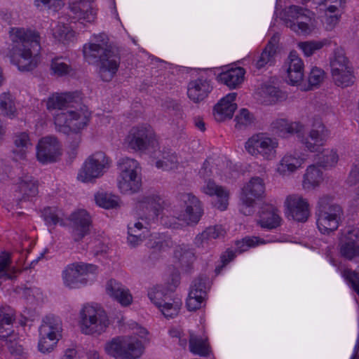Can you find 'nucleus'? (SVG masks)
Here are the masks:
<instances>
[{"label":"nucleus","instance_id":"61","mask_svg":"<svg viewBox=\"0 0 359 359\" xmlns=\"http://www.w3.org/2000/svg\"><path fill=\"white\" fill-rule=\"evenodd\" d=\"M161 107L168 111H173L175 114H181V106L175 100L167 98L162 102Z\"/></svg>","mask_w":359,"mask_h":359},{"label":"nucleus","instance_id":"33","mask_svg":"<svg viewBox=\"0 0 359 359\" xmlns=\"http://www.w3.org/2000/svg\"><path fill=\"white\" fill-rule=\"evenodd\" d=\"M17 109L13 95L9 93H3L0 95V114L13 118L17 116Z\"/></svg>","mask_w":359,"mask_h":359},{"label":"nucleus","instance_id":"30","mask_svg":"<svg viewBox=\"0 0 359 359\" xmlns=\"http://www.w3.org/2000/svg\"><path fill=\"white\" fill-rule=\"evenodd\" d=\"M161 308H158L163 315L167 318H173L179 313L182 302L178 297H172L171 293L168 292L162 301Z\"/></svg>","mask_w":359,"mask_h":359},{"label":"nucleus","instance_id":"21","mask_svg":"<svg viewBox=\"0 0 359 359\" xmlns=\"http://www.w3.org/2000/svg\"><path fill=\"white\" fill-rule=\"evenodd\" d=\"M236 97V93H231L222 98L214 107L213 114L217 121L222 122L226 118H231L237 104L233 102Z\"/></svg>","mask_w":359,"mask_h":359},{"label":"nucleus","instance_id":"47","mask_svg":"<svg viewBox=\"0 0 359 359\" xmlns=\"http://www.w3.org/2000/svg\"><path fill=\"white\" fill-rule=\"evenodd\" d=\"M50 69L54 74L62 76L69 74L72 70V67L70 65L63 62L62 58L57 57L52 60Z\"/></svg>","mask_w":359,"mask_h":359},{"label":"nucleus","instance_id":"39","mask_svg":"<svg viewBox=\"0 0 359 359\" xmlns=\"http://www.w3.org/2000/svg\"><path fill=\"white\" fill-rule=\"evenodd\" d=\"M219 77L224 84L230 88H236L243 80V69L224 72Z\"/></svg>","mask_w":359,"mask_h":359},{"label":"nucleus","instance_id":"24","mask_svg":"<svg viewBox=\"0 0 359 359\" xmlns=\"http://www.w3.org/2000/svg\"><path fill=\"white\" fill-rule=\"evenodd\" d=\"M106 290L109 295L122 306H128L132 302L133 297L129 290L114 279H111L107 282Z\"/></svg>","mask_w":359,"mask_h":359},{"label":"nucleus","instance_id":"42","mask_svg":"<svg viewBox=\"0 0 359 359\" xmlns=\"http://www.w3.org/2000/svg\"><path fill=\"white\" fill-rule=\"evenodd\" d=\"M90 1V0H74L71 9L75 14H78L80 18L91 22L94 20L95 13L92 9L88 10L86 5Z\"/></svg>","mask_w":359,"mask_h":359},{"label":"nucleus","instance_id":"32","mask_svg":"<svg viewBox=\"0 0 359 359\" xmlns=\"http://www.w3.org/2000/svg\"><path fill=\"white\" fill-rule=\"evenodd\" d=\"M175 255L178 258L182 269L185 272H190L196 259L194 251L186 246L182 245L175 251Z\"/></svg>","mask_w":359,"mask_h":359},{"label":"nucleus","instance_id":"49","mask_svg":"<svg viewBox=\"0 0 359 359\" xmlns=\"http://www.w3.org/2000/svg\"><path fill=\"white\" fill-rule=\"evenodd\" d=\"M41 217L48 226H55L60 222L57 210L54 207H46L41 211Z\"/></svg>","mask_w":359,"mask_h":359},{"label":"nucleus","instance_id":"58","mask_svg":"<svg viewBox=\"0 0 359 359\" xmlns=\"http://www.w3.org/2000/svg\"><path fill=\"white\" fill-rule=\"evenodd\" d=\"M290 65L287 72L303 71V62L295 51H292L289 55Z\"/></svg>","mask_w":359,"mask_h":359},{"label":"nucleus","instance_id":"41","mask_svg":"<svg viewBox=\"0 0 359 359\" xmlns=\"http://www.w3.org/2000/svg\"><path fill=\"white\" fill-rule=\"evenodd\" d=\"M332 76L334 83L341 88L348 87L354 83L353 68L332 72Z\"/></svg>","mask_w":359,"mask_h":359},{"label":"nucleus","instance_id":"10","mask_svg":"<svg viewBox=\"0 0 359 359\" xmlns=\"http://www.w3.org/2000/svg\"><path fill=\"white\" fill-rule=\"evenodd\" d=\"M164 200L157 194H149L137 198L136 209L147 220H154L163 212Z\"/></svg>","mask_w":359,"mask_h":359},{"label":"nucleus","instance_id":"44","mask_svg":"<svg viewBox=\"0 0 359 359\" xmlns=\"http://www.w3.org/2000/svg\"><path fill=\"white\" fill-rule=\"evenodd\" d=\"M168 292L167 288L161 285H156L148 291V297L151 302L158 308H161L162 301Z\"/></svg>","mask_w":359,"mask_h":359},{"label":"nucleus","instance_id":"57","mask_svg":"<svg viewBox=\"0 0 359 359\" xmlns=\"http://www.w3.org/2000/svg\"><path fill=\"white\" fill-rule=\"evenodd\" d=\"M325 72L316 67H313L309 73L308 81L311 86L318 85L324 79Z\"/></svg>","mask_w":359,"mask_h":359},{"label":"nucleus","instance_id":"43","mask_svg":"<svg viewBox=\"0 0 359 359\" xmlns=\"http://www.w3.org/2000/svg\"><path fill=\"white\" fill-rule=\"evenodd\" d=\"M14 144L19 149V155L21 158L25 156V151L32 147L29 135L25 133H20L14 136Z\"/></svg>","mask_w":359,"mask_h":359},{"label":"nucleus","instance_id":"46","mask_svg":"<svg viewBox=\"0 0 359 359\" xmlns=\"http://www.w3.org/2000/svg\"><path fill=\"white\" fill-rule=\"evenodd\" d=\"M262 93L271 98V102H280L286 99V94L278 88L271 85H264L262 88Z\"/></svg>","mask_w":359,"mask_h":359},{"label":"nucleus","instance_id":"25","mask_svg":"<svg viewBox=\"0 0 359 359\" xmlns=\"http://www.w3.org/2000/svg\"><path fill=\"white\" fill-rule=\"evenodd\" d=\"M211 90L212 87L210 86L209 81L198 79L189 82L187 95L194 102H199L208 96Z\"/></svg>","mask_w":359,"mask_h":359},{"label":"nucleus","instance_id":"12","mask_svg":"<svg viewBox=\"0 0 359 359\" xmlns=\"http://www.w3.org/2000/svg\"><path fill=\"white\" fill-rule=\"evenodd\" d=\"M309 10L298 6H290L287 14L288 18L283 19L285 25L299 34H308L311 29L309 23L311 21Z\"/></svg>","mask_w":359,"mask_h":359},{"label":"nucleus","instance_id":"7","mask_svg":"<svg viewBox=\"0 0 359 359\" xmlns=\"http://www.w3.org/2000/svg\"><path fill=\"white\" fill-rule=\"evenodd\" d=\"M109 324L107 313L101 307L86 304L80 311L79 326L85 334H100Z\"/></svg>","mask_w":359,"mask_h":359},{"label":"nucleus","instance_id":"52","mask_svg":"<svg viewBox=\"0 0 359 359\" xmlns=\"http://www.w3.org/2000/svg\"><path fill=\"white\" fill-rule=\"evenodd\" d=\"M259 240L257 237H245L241 241H236L235 244L236 246V252L239 253L247 251L250 248L257 245Z\"/></svg>","mask_w":359,"mask_h":359},{"label":"nucleus","instance_id":"17","mask_svg":"<svg viewBox=\"0 0 359 359\" xmlns=\"http://www.w3.org/2000/svg\"><path fill=\"white\" fill-rule=\"evenodd\" d=\"M69 219L72 229V235L74 241H80L90 233L91 219L86 210H80L72 213Z\"/></svg>","mask_w":359,"mask_h":359},{"label":"nucleus","instance_id":"19","mask_svg":"<svg viewBox=\"0 0 359 359\" xmlns=\"http://www.w3.org/2000/svg\"><path fill=\"white\" fill-rule=\"evenodd\" d=\"M180 198L185 205V210L182 215L183 219L188 224H197L203 214L201 201L191 193L182 194Z\"/></svg>","mask_w":359,"mask_h":359},{"label":"nucleus","instance_id":"64","mask_svg":"<svg viewBox=\"0 0 359 359\" xmlns=\"http://www.w3.org/2000/svg\"><path fill=\"white\" fill-rule=\"evenodd\" d=\"M280 41V34L275 33L269 41L265 49H268L269 51L276 55V51L278 48Z\"/></svg>","mask_w":359,"mask_h":359},{"label":"nucleus","instance_id":"28","mask_svg":"<svg viewBox=\"0 0 359 359\" xmlns=\"http://www.w3.org/2000/svg\"><path fill=\"white\" fill-rule=\"evenodd\" d=\"M224 233L225 231L222 226L207 227L201 233L196 236L194 244L198 248H208L212 240L224 236Z\"/></svg>","mask_w":359,"mask_h":359},{"label":"nucleus","instance_id":"23","mask_svg":"<svg viewBox=\"0 0 359 359\" xmlns=\"http://www.w3.org/2000/svg\"><path fill=\"white\" fill-rule=\"evenodd\" d=\"M39 336L43 337H54L62 338V321L60 318L54 315L46 316L39 327Z\"/></svg>","mask_w":359,"mask_h":359},{"label":"nucleus","instance_id":"27","mask_svg":"<svg viewBox=\"0 0 359 359\" xmlns=\"http://www.w3.org/2000/svg\"><path fill=\"white\" fill-rule=\"evenodd\" d=\"M80 100L79 93L78 92L67 93L63 95H53L48 97L46 106L47 109H62L65 107H73L72 102H77Z\"/></svg>","mask_w":359,"mask_h":359},{"label":"nucleus","instance_id":"40","mask_svg":"<svg viewBox=\"0 0 359 359\" xmlns=\"http://www.w3.org/2000/svg\"><path fill=\"white\" fill-rule=\"evenodd\" d=\"M97 205L105 209H114L119 206V198L106 192H98L95 195Z\"/></svg>","mask_w":359,"mask_h":359},{"label":"nucleus","instance_id":"60","mask_svg":"<svg viewBox=\"0 0 359 359\" xmlns=\"http://www.w3.org/2000/svg\"><path fill=\"white\" fill-rule=\"evenodd\" d=\"M241 200L242 205L240 208V212L245 215H251L254 212L253 207L255 201L243 196H241Z\"/></svg>","mask_w":359,"mask_h":359},{"label":"nucleus","instance_id":"54","mask_svg":"<svg viewBox=\"0 0 359 359\" xmlns=\"http://www.w3.org/2000/svg\"><path fill=\"white\" fill-rule=\"evenodd\" d=\"M342 276L351 285L353 289L359 295V273L351 269H344L341 272Z\"/></svg>","mask_w":359,"mask_h":359},{"label":"nucleus","instance_id":"4","mask_svg":"<svg viewBox=\"0 0 359 359\" xmlns=\"http://www.w3.org/2000/svg\"><path fill=\"white\" fill-rule=\"evenodd\" d=\"M344 212L342 208L333 203L332 198L324 196L319 198L317 205V226L323 234H329L337 229Z\"/></svg>","mask_w":359,"mask_h":359},{"label":"nucleus","instance_id":"11","mask_svg":"<svg viewBox=\"0 0 359 359\" xmlns=\"http://www.w3.org/2000/svg\"><path fill=\"white\" fill-rule=\"evenodd\" d=\"M90 113L79 112L77 111L67 110L56 116L55 120L60 125V131L67 135L76 130L85 128L89 121Z\"/></svg>","mask_w":359,"mask_h":359},{"label":"nucleus","instance_id":"26","mask_svg":"<svg viewBox=\"0 0 359 359\" xmlns=\"http://www.w3.org/2000/svg\"><path fill=\"white\" fill-rule=\"evenodd\" d=\"M278 210L271 205H264L259 211V220L258 223L262 228L272 229L280 224V217Z\"/></svg>","mask_w":359,"mask_h":359},{"label":"nucleus","instance_id":"36","mask_svg":"<svg viewBox=\"0 0 359 359\" xmlns=\"http://www.w3.org/2000/svg\"><path fill=\"white\" fill-rule=\"evenodd\" d=\"M147 245L150 249L149 259L152 263H155L160 259L162 257V252L170 248L168 243L161 239H149L147 243Z\"/></svg>","mask_w":359,"mask_h":359},{"label":"nucleus","instance_id":"9","mask_svg":"<svg viewBox=\"0 0 359 359\" xmlns=\"http://www.w3.org/2000/svg\"><path fill=\"white\" fill-rule=\"evenodd\" d=\"M97 270V266L83 262H75L67 265L62 272L65 285L72 289L79 288L88 283L86 276Z\"/></svg>","mask_w":359,"mask_h":359},{"label":"nucleus","instance_id":"51","mask_svg":"<svg viewBox=\"0 0 359 359\" xmlns=\"http://www.w3.org/2000/svg\"><path fill=\"white\" fill-rule=\"evenodd\" d=\"M205 297L198 294L197 292H189L186 305L189 311H194L199 309Z\"/></svg>","mask_w":359,"mask_h":359},{"label":"nucleus","instance_id":"37","mask_svg":"<svg viewBox=\"0 0 359 359\" xmlns=\"http://www.w3.org/2000/svg\"><path fill=\"white\" fill-rule=\"evenodd\" d=\"M331 72L351 69L348 58L345 55L344 50L341 48H337L334 51V55L330 59Z\"/></svg>","mask_w":359,"mask_h":359},{"label":"nucleus","instance_id":"35","mask_svg":"<svg viewBox=\"0 0 359 359\" xmlns=\"http://www.w3.org/2000/svg\"><path fill=\"white\" fill-rule=\"evenodd\" d=\"M189 349L196 355L206 357L209 355L210 347L206 343V339L190 332Z\"/></svg>","mask_w":359,"mask_h":359},{"label":"nucleus","instance_id":"14","mask_svg":"<svg viewBox=\"0 0 359 359\" xmlns=\"http://www.w3.org/2000/svg\"><path fill=\"white\" fill-rule=\"evenodd\" d=\"M278 142L275 140L258 135L250 138L245 143V149L252 155L261 154L266 158L274 156Z\"/></svg>","mask_w":359,"mask_h":359},{"label":"nucleus","instance_id":"55","mask_svg":"<svg viewBox=\"0 0 359 359\" xmlns=\"http://www.w3.org/2000/svg\"><path fill=\"white\" fill-rule=\"evenodd\" d=\"M300 166L301 163L298 159L291 156H285L281 161L280 167L278 168V170L284 172L287 169L290 172H292Z\"/></svg>","mask_w":359,"mask_h":359},{"label":"nucleus","instance_id":"48","mask_svg":"<svg viewBox=\"0 0 359 359\" xmlns=\"http://www.w3.org/2000/svg\"><path fill=\"white\" fill-rule=\"evenodd\" d=\"M255 120L254 116L247 109H241L238 115L236 116V128L242 129L253 123Z\"/></svg>","mask_w":359,"mask_h":359},{"label":"nucleus","instance_id":"22","mask_svg":"<svg viewBox=\"0 0 359 359\" xmlns=\"http://www.w3.org/2000/svg\"><path fill=\"white\" fill-rule=\"evenodd\" d=\"M202 190L208 195L215 196L212 203L216 208L222 211L227 208L229 193L224 187L217 185L214 181L209 180Z\"/></svg>","mask_w":359,"mask_h":359},{"label":"nucleus","instance_id":"62","mask_svg":"<svg viewBox=\"0 0 359 359\" xmlns=\"http://www.w3.org/2000/svg\"><path fill=\"white\" fill-rule=\"evenodd\" d=\"M236 257V253L233 250L228 249L224 253H223L221 257V262L222 265L218 266L215 269V273L217 274L219 273L222 269L227 265L230 262H231Z\"/></svg>","mask_w":359,"mask_h":359},{"label":"nucleus","instance_id":"59","mask_svg":"<svg viewBox=\"0 0 359 359\" xmlns=\"http://www.w3.org/2000/svg\"><path fill=\"white\" fill-rule=\"evenodd\" d=\"M34 2L37 7L42 5L44 7H46L48 9H53L55 11L61 9L64 6L63 0H35Z\"/></svg>","mask_w":359,"mask_h":359},{"label":"nucleus","instance_id":"56","mask_svg":"<svg viewBox=\"0 0 359 359\" xmlns=\"http://www.w3.org/2000/svg\"><path fill=\"white\" fill-rule=\"evenodd\" d=\"M275 54L271 53L268 50V49H264L259 59L256 62V67L257 69H261L264 67L266 65L269 64L271 65L273 62Z\"/></svg>","mask_w":359,"mask_h":359},{"label":"nucleus","instance_id":"6","mask_svg":"<svg viewBox=\"0 0 359 359\" xmlns=\"http://www.w3.org/2000/svg\"><path fill=\"white\" fill-rule=\"evenodd\" d=\"M120 173L118 188L123 194L137 192L142 186L141 168L138 162L128 157L121 158L117 163Z\"/></svg>","mask_w":359,"mask_h":359},{"label":"nucleus","instance_id":"5","mask_svg":"<svg viewBox=\"0 0 359 359\" xmlns=\"http://www.w3.org/2000/svg\"><path fill=\"white\" fill-rule=\"evenodd\" d=\"M105 351L116 359H137L142 355L144 346L135 337L121 336L107 342Z\"/></svg>","mask_w":359,"mask_h":359},{"label":"nucleus","instance_id":"2","mask_svg":"<svg viewBox=\"0 0 359 359\" xmlns=\"http://www.w3.org/2000/svg\"><path fill=\"white\" fill-rule=\"evenodd\" d=\"M83 55L89 63L100 62L99 74L104 81H110L116 74L121 61L117 48L112 46H103L95 43L86 44Z\"/></svg>","mask_w":359,"mask_h":359},{"label":"nucleus","instance_id":"45","mask_svg":"<svg viewBox=\"0 0 359 359\" xmlns=\"http://www.w3.org/2000/svg\"><path fill=\"white\" fill-rule=\"evenodd\" d=\"M53 36L59 41L65 43L73 39L74 32L65 25H57L53 31Z\"/></svg>","mask_w":359,"mask_h":359},{"label":"nucleus","instance_id":"18","mask_svg":"<svg viewBox=\"0 0 359 359\" xmlns=\"http://www.w3.org/2000/svg\"><path fill=\"white\" fill-rule=\"evenodd\" d=\"M270 128L273 134L284 138L296 134L303 144L306 138L302 133L304 126L299 122L289 123L285 118H277L271 123Z\"/></svg>","mask_w":359,"mask_h":359},{"label":"nucleus","instance_id":"1","mask_svg":"<svg viewBox=\"0 0 359 359\" xmlns=\"http://www.w3.org/2000/svg\"><path fill=\"white\" fill-rule=\"evenodd\" d=\"M12 40L18 42L12 51L11 61L20 71H32L37 66L36 54L40 50L39 35L36 31L24 28H11Z\"/></svg>","mask_w":359,"mask_h":359},{"label":"nucleus","instance_id":"38","mask_svg":"<svg viewBox=\"0 0 359 359\" xmlns=\"http://www.w3.org/2000/svg\"><path fill=\"white\" fill-rule=\"evenodd\" d=\"M332 41L328 39H324L321 41H307L300 42L298 44L299 48L303 51L304 54L309 57L312 55L316 50H320L325 46L332 44Z\"/></svg>","mask_w":359,"mask_h":359},{"label":"nucleus","instance_id":"63","mask_svg":"<svg viewBox=\"0 0 359 359\" xmlns=\"http://www.w3.org/2000/svg\"><path fill=\"white\" fill-rule=\"evenodd\" d=\"M81 140V137L79 130L72 132L67 137V142L73 151H75L78 148Z\"/></svg>","mask_w":359,"mask_h":359},{"label":"nucleus","instance_id":"29","mask_svg":"<svg viewBox=\"0 0 359 359\" xmlns=\"http://www.w3.org/2000/svg\"><path fill=\"white\" fill-rule=\"evenodd\" d=\"M14 320L15 312L11 306H0V338L6 339L10 336Z\"/></svg>","mask_w":359,"mask_h":359},{"label":"nucleus","instance_id":"20","mask_svg":"<svg viewBox=\"0 0 359 359\" xmlns=\"http://www.w3.org/2000/svg\"><path fill=\"white\" fill-rule=\"evenodd\" d=\"M289 215L294 220L305 222L309 216V204L302 197L290 196L286 201Z\"/></svg>","mask_w":359,"mask_h":359},{"label":"nucleus","instance_id":"16","mask_svg":"<svg viewBox=\"0 0 359 359\" xmlns=\"http://www.w3.org/2000/svg\"><path fill=\"white\" fill-rule=\"evenodd\" d=\"M39 193L38 182L32 176L25 175L20 178L15 186V200L20 208L21 203L29 201Z\"/></svg>","mask_w":359,"mask_h":359},{"label":"nucleus","instance_id":"50","mask_svg":"<svg viewBox=\"0 0 359 359\" xmlns=\"http://www.w3.org/2000/svg\"><path fill=\"white\" fill-rule=\"evenodd\" d=\"M60 339V338L54 337H43V336H40L39 341L38 344L39 351L43 353L51 352L54 349Z\"/></svg>","mask_w":359,"mask_h":359},{"label":"nucleus","instance_id":"15","mask_svg":"<svg viewBox=\"0 0 359 359\" xmlns=\"http://www.w3.org/2000/svg\"><path fill=\"white\" fill-rule=\"evenodd\" d=\"M154 139L149 128L144 126L133 127L126 137L128 147L135 151H144Z\"/></svg>","mask_w":359,"mask_h":359},{"label":"nucleus","instance_id":"8","mask_svg":"<svg viewBox=\"0 0 359 359\" xmlns=\"http://www.w3.org/2000/svg\"><path fill=\"white\" fill-rule=\"evenodd\" d=\"M110 161L105 153L97 151L90 156L84 162L78 174V180L89 182L101 177L105 169L109 168Z\"/></svg>","mask_w":359,"mask_h":359},{"label":"nucleus","instance_id":"53","mask_svg":"<svg viewBox=\"0 0 359 359\" xmlns=\"http://www.w3.org/2000/svg\"><path fill=\"white\" fill-rule=\"evenodd\" d=\"M208 278L206 276H200L196 278L191 286L190 292H197L198 294L206 297L207 295V281Z\"/></svg>","mask_w":359,"mask_h":359},{"label":"nucleus","instance_id":"31","mask_svg":"<svg viewBox=\"0 0 359 359\" xmlns=\"http://www.w3.org/2000/svg\"><path fill=\"white\" fill-rule=\"evenodd\" d=\"M265 190L263 180L259 177H252L249 183H248L243 189L241 196L251 198L256 200L262 197Z\"/></svg>","mask_w":359,"mask_h":359},{"label":"nucleus","instance_id":"34","mask_svg":"<svg viewBox=\"0 0 359 359\" xmlns=\"http://www.w3.org/2000/svg\"><path fill=\"white\" fill-rule=\"evenodd\" d=\"M323 181V172L316 165H309L304 175L303 186L304 189H313Z\"/></svg>","mask_w":359,"mask_h":359},{"label":"nucleus","instance_id":"3","mask_svg":"<svg viewBox=\"0 0 359 359\" xmlns=\"http://www.w3.org/2000/svg\"><path fill=\"white\" fill-rule=\"evenodd\" d=\"M320 121L313 123L309 137L305 139V147L311 152H318L316 163L320 167L333 166L338 161V156L332 150L323 149L327 140V133Z\"/></svg>","mask_w":359,"mask_h":359},{"label":"nucleus","instance_id":"13","mask_svg":"<svg viewBox=\"0 0 359 359\" xmlns=\"http://www.w3.org/2000/svg\"><path fill=\"white\" fill-rule=\"evenodd\" d=\"M60 154V145L56 137L47 136L39 141L36 158L41 163L46 164L55 162Z\"/></svg>","mask_w":359,"mask_h":359}]
</instances>
